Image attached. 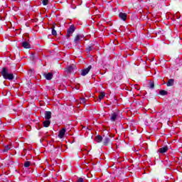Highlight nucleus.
<instances>
[{
	"instance_id": "f03ea898",
	"label": "nucleus",
	"mask_w": 182,
	"mask_h": 182,
	"mask_svg": "<svg viewBox=\"0 0 182 182\" xmlns=\"http://www.w3.org/2000/svg\"><path fill=\"white\" fill-rule=\"evenodd\" d=\"M73 32H75V26H70L67 31V35H66L67 39H69L70 36L73 35Z\"/></svg>"
},
{
	"instance_id": "423d86ee",
	"label": "nucleus",
	"mask_w": 182,
	"mask_h": 182,
	"mask_svg": "<svg viewBox=\"0 0 182 182\" xmlns=\"http://www.w3.org/2000/svg\"><path fill=\"white\" fill-rule=\"evenodd\" d=\"M168 151V146H166L159 149L158 153L161 154H164V153H166Z\"/></svg>"
},
{
	"instance_id": "7ed1b4c3",
	"label": "nucleus",
	"mask_w": 182,
	"mask_h": 182,
	"mask_svg": "<svg viewBox=\"0 0 182 182\" xmlns=\"http://www.w3.org/2000/svg\"><path fill=\"white\" fill-rule=\"evenodd\" d=\"M119 117H120V113L119 112H113L111 114L112 122H116V120H117Z\"/></svg>"
},
{
	"instance_id": "4468645a",
	"label": "nucleus",
	"mask_w": 182,
	"mask_h": 182,
	"mask_svg": "<svg viewBox=\"0 0 182 182\" xmlns=\"http://www.w3.org/2000/svg\"><path fill=\"white\" fill-rule=\"evenodd\" d=\"M106 96V93H105V92H100V95L98 96L99 97V102H101L102 100Z\"/></svg>"
},
{
	"instance_id": "5701e85b",
	"label": "nucleus",
	"mask_w": 182,
	"mask_h": 182,
	"mask_svg": "<svg viewBox=\"0 0 182 182\" xmlns=\"http://www.w3.org/2000/svg\"><path fill=\"white\" fill-rule=\"evenodd\" d=\"M43 5H48L49 0H42Z\"/></svg>"
},
{
	"instance_id": "6ab92c4d",
	"label": "nucleus",
	"mask_w": 182,
	"mask_h": 182,
	"mask_svg": "<svg viewBox=\"0 0 182 182\" xmlns=\"http://www.w3.org/2000/svg\"><path fill=\"white\" fill-rule=\"evenodd\" d=\"M9 150H11V148L9 147V145H6L5 149L3 150V152L6 153Z\"/></svg>"
},
{
	"instance_id": "393cba45",
	"label": "nucleus",
	"mask_w": 182,
	"mask_h": 182,
	"mask_svg": "<svg viewBox=\"0 0 182 182\" xmlns=\"http://www.w3.org/2000/svg\"><path fill=\"white\" fill-rule=\"evenodd\" d=\"M38 58V56H36L35 55L32 54V55L31 56V59H32V60H35V58Z\"/></svg>"
},
{
	"instance_id": "4be33fe9",
	"label": "nucleus",
	"mask_w": 182,
	"mask_h": 182,
	"mask_svg": "<svg viewBox=\"0 0 182 182\" xmlns=\"http://www.w3.org/2000/svg\"><path fill=\"white\" fill-rule=\"evenodd\" d=\"M31 166V162L30 161H26L24 163V167H29Z\"/></svg>"
},
{
	"instance_id": "a211bd4d",
	"label": "nucleus",
	"mask_w": 182,
	"mask_h": 182,
	"mask_svg": "<svg viewBox=\"0 0 182 182\" xmlns=\"http://www.w3.org/2000/svg\"><path fill=\"white\" fill-rule=\"evenodd\" d=\"M159 95H161V96H166L167 95V91L161 90V91H159Z\"/></svg>"
},
{
	"instance_id": "f8f14e48",
	"label": "nucleus",
	"mask_w": 182,
	"mask_h": 182,
	"mask_svg": "<svg viewBox=\"0 0 182 182\" xmlns=\"http://www.w3.org/2000/svg\"><path fill=\"white\" fill-rule=\"evenodd\" d=\"M119 16L122 21L127 19V14L126 13H119Z\"/></svg>"
},
{
	"instance_id": "0eeeda50",
	"label": "nucleus",
	"mask_w": 182,
	"mask_h": 182,
	"mask_svg": "<svg viewBox=\"0 0 182 182\" xmlns=\"http://www.w3.org/2000/svg\"><path fill=\"white\" fill-rule=\"evenodd\" d=\"M65 133H66V129L63 128L61 130H60L59 132V134H58V137H60V139H63L64 136H65Z\"/></svg>"
},
{
	"instance_id": "6e6552de",
	"label": "nucleus",
	"mask_w": 182,
	"mask_h": 182,
	"mask_svg": "<svg viewBox=\"0 0 182 182\" xmlns=\"http://www.w3.org/2000/svg\"><path fill=\"white\" fill-rule=\"evenodd\" d=\"M82 38V36L77 35L74 39V43L75 46L80 42V39Z\"/></svg>"
},
{
	"instance_id": "412c9836",
	"label": "nucleus",
	"mask_w": 182,
	"mask_h": 182,
	"mask_svg": "<svg viewBox=\"0 0 182 182\" xmlns=\"http://www.w3.org/2000/svg\"><path fill=\"white\" fill-rule=\"evenodd\" d=\"M80 103H81L82 105H85V103H86V98H81L80 100Z\"/></svg>"
},
{
	"instance_id": "9d476101",
	"label": "nucleus",
	"mask_w": 182,
	"mask_h": 182,
	"mask_svg": "<svg viewBox=\"0 0 182 182\" xmlns=\"http://www.w3.org/2000/svg\"><path fill=\"white\" fill-rule=\"evenodd\" d=\"M44 76L47 80H50L53 77V74L51 73H45Z\"/></svg>"
},
{
	"instance_id": "f3484780",
	"label": "nucleus",
	"mask_w": 182,
	"mask_h": 182,
	"mask_svg": "<svg viewBox=\"0 0 182 182\" xmlns=\"http://www.w3.org/2000/svg\"><path fill=\"white\" fill-rule=\"evenodd\" d=\"M109 141H110V136H105V139H104V144H105V145H107Z\"/></svg>"
},
{
	"instance_id": "20e7f679",
	"label": "nucleus",
	"mask_w": 182,
	"mask_h": 182,
	"mask_svg": "<svg viewBox=\"0 0 182 182\" xmlns=\"http://www.w3.org/2000/svg\"><path fill=\"white\" fill-rule=\"evenodd\" d=\"M75 69H76V65H71L65 69V72H67V73H73Z\"/></svg>"
},
{
	"instance_id": "dca6fc26",
	"label": "nucleus",
	"mask_w": 182,
	"mask_h": 182,
	"mask_svg": "<svg viewBox=\"0 0 182 182\" xmlns=\"http://www.w3.org/2000/svg\"><path fill=\"white\" fill-rule=\"evenodd\" d=\"M102 140H103V137L100 135H97L95 138V141H97V143H100Z\"/></svg>"
},
{
	"instance_id": "9b49d317",
	"label": "nucleus",
	"mask_w": 182,
	"mask_h": 182,
	"mask_svg": "<svg viewBox=\"0 0 182 182\" xmlns=\"http://www.w3.org/2000/svg\"><path fill=\"white\" fill-rule=\"evenodd\" d=\"M51 117H52V112H50L49 111H46L45 112V119L46 120H49Z\"/></svg>"
},
{
	"instance_id": "a878e982",
	"label": "nucleus",
	"mask_w": 182,
	"mask_h": 182,
	"mask_svg": "<svg viewBox=\"0 0 182 182\" xmlns=\"http://www.w3.org/2000/svg\"><path fill=\"white\" fill-rule=\"evenodd\" d=\"M92 49H93V47H88L86 50L87 52H90V50H92Z\"/></svg>"
},
{
	"instance_id": "b1692460",
	"label": "nucleus",
	"mask_w": 182,
	"mask_h": 182,
	"mask_svg": "<svg viewBox=\"0 0 182 182\" xmlns=\"http://www.w3.org/2000/svg\"><path fill=\"white\" fill-rule=\"evenodd\" d=\"M52 35H53V36H56V35H58V33L56 32V30L53 28Z\"/></svg>"
},
{
	"instance_id": "cd10ccee",
	"label": "nucleus",
	"mask_w": 182,
	"mask_h": 182,
	"mask_svg": "<svg viewBox=\"0 0 182 182\" xmlns=\"http://www.w3.org/2000/svg\"><path fill=\"white\" fill-rule=\"evenodd\" d=\"M55 25H56V24L54 23V24L53 25V26L51 27V29H52V30L55 29Z\"/></svg>"
},
{
	"instance_id": "aec40b11",
	"label": "nucleus",
	"mask_w": 182,
	"mask_h": 182,
	"mask_svg": "<svg viewBox=\"0 0 182 182\" xmlns=\"http://www.w3.org/2000/svg\"><path fill=\"white\" fill-rule=\"evenodd\" d=\"M149 87H150V89H154V81L149 82Z\"/></svg>"
},
{
	"instance_id": "2eb2a0df",
	"label": "nucleus",
	"mask_w": 182,
	"mask_h": 182,
	"mask_svg": "<svg viewBox=\"0 0 182 182\" xmlns=\"http://www.w3.org/2000/svg\"><path fill=\"white\" fill-rule=\"evenodd\" d=\"M43 125L44 127H49L50 126V121L49 119L44 121Z\"/></svg>"
},
{
	"instance_id": "1a4fd4ad",
	"label": "nucleus",
	"mask_w": 182,
	"mask_h": 182,
	"mask_svg": "<svg viewBox=\"0 0 182 182\" xmlns=\"http://www.w3.org/2000/svg\"><path fill=\"white\" fill-rule=\"evenodd\" d=\"M22 46L23 48H24L25 49H29L31 48V44L29 43V42L28 41H23L22 43Z\"/></svg>"
},
{
	"instance_id": "39448f33",
	"label": "nucleus",
	"mask_w": 182,
	"mask_h": 182,
	"mask_svg": "<svg viewBox=\"0 0 182 182\" xmlns=\"http://www.w3.org/2000/svg\"><path fill=\"white\" fill-rule=\"evenodd\" d=\"M90 69H92V65H89L87 68L82 69L81 70V75L86 76V75L90 72Z\"/></svg>"
},
{
	"instance_id": "f257e3e1",
	"label": "nucleus",
	"mask_w": 182,
	"mask_h": 182,
	"mask_svg": "<svg viewBox=\"0 0 182 182\" xmlns=\"http://www.w3.org/2000/svg\"><path fill=\"white\" fill-rule=\"evenodd\" d=\"M1 75L4 79L8 80H14V74L8 73V70L6 68H3Z\"/></svg>"
},
{
	"instance_id": "bb28decb",
	"label": "nucleus",
	"mask_w": 182,
	"mask_h": 182,
	"mask_svg": "<svg viewBox=\"0 0 182 182\" xmlns=\"http://www.w3.org/2000/svg\"><path fill=\"white\" fill-rule=\"evenodd\" d=\"M77 182H83V179L82 178H79Z\"/></svg>"
},
{
	"instance_id": "ddd939ff",
	"label": "nucleus",
	"mask_w": 182,
	"mask_h": 182,
	"mask_svg": "<svg viewBox=\"0 0 182 182\" xmlns=\"http://www.w3.org/2000/svg\"><path fill=\"white\" fill-rule=\"evenodd\" d=\"M166 86H174V79H169L166 82Z\"/></svg>"
}]
</instances>
